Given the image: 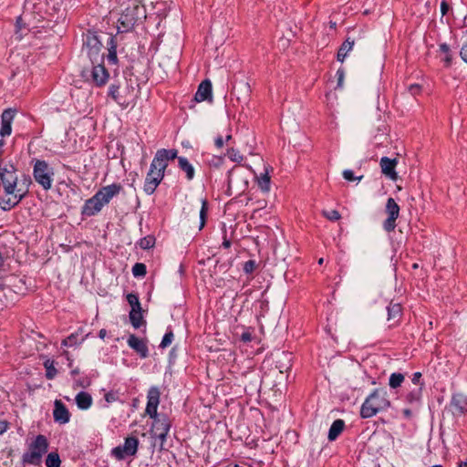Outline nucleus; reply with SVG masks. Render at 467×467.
I'll return each mask as SVG.
<instances>
[{
	"label": "nucleus",
	"mask_w": 467,
	"mask_h": 467,
	"mask_svg": "<svg viewBox=\"0 0 467 467\" xmlns=\"http://www.w3.org/2000/svg\"><path fill=\"white\" fill-rule=\"evenodd\" d=\"M256 267V264H255V261L254 260H249V261H246L244 265V271L246 273V274H251L254 271Z\"/></svg>",
	"instance_id": "49530a36"
},
{
	"label": "nucleus",
	"mask_w": 467,
	"mask_h": 467,
	"mask_svg": "<svg viewBox=\"0 0 467 467\" xmlns=\"http://www.w3.org/2000/svg\"><path fill=\"white\" fill-rule=\"evenodd\" d=\"M450 408L454 415H462L467 412V396L454 394L451 398Z\"/></svg>",
	"instance_id": "2eb2a0df"
},
{
	"label": "nucleus",
	"mask_w": 467,
	"mask_h": 467,
	"mask_svg": "<svg viewBox=\"0 0 467 467\" xmlns=\"http://www.w3.org/2000/svg\"><path fill=\"white\" fill-rule=\"evenodd\" d=\"M54 419L57 422L61 424L67 423L70 419V414L66 406L60 400L55 401V409L53 411Z\"/></svg>",
	"instance_id": "6ab92c4d"
},
{
	"label": "nucleus",
	"mask_w": 467,
	"mask_h": 467,
	"mask_svg": "<svg viewBox=\"0 0 467 467\" xmlns=\"http://www.w3.org/2000/svg\"><path fill=\"white\" fill-rule=\"evenodd\" d=\"M122 190L119 183H112L99 190L94 196L88 199L82 207V214L86 216H94L99 213L102 208L109 204L113 197L117 196Z\"/></svg>",
	"instance_id": "f257e3e1"
},
{
	"label": "nucleus",
	"mask_w": 467,
	"mask_h": 467,
	"mask_svg": "<svg viewBox=\"0 0 467 467\" xmlns=\"http://www.w3.org/2000/svg\"><path fill=\"white\" fill-rule=\"evenodd\" d=\"M412 412L409 409H405L403 410V415L406 417V418H410L411 416Z\"/></svg>",
	"instance_id": "052dcab7"
},
{
	"label": "nucleus",
	"mask_w": 467,
	"mask_h": 467,
	"mask_svg": "<svg viewBox=\"0 0 467 467\" xmlns=\"http://www.w3.org/2000/svg\"><path fill=\"white\" fill-rule=\"evenodd\" d=\"M439 50L441 54L444 55V57L442 58V60L444 61L445 66L450 67L451 64V54L450 47L447 44L443 43V44L440 45Z\"/></svg>",
	"instance_id": "72a5a7b5"
},
{
	"label": "nucleus",
	"mask_w": 467,
	"mask_h": 467,
	"mask_svg": "<svg viewBox=\"0 0 467 467\" xmlns=\"http://www.w3.org/2000/svg\"><path fill=\"white\" fill-rule=\"evenodd\" d=\"M194 99L197 102L212 100V83L209 79L201 82L195 93Z\"/></svg>",
	"instance_id": "f3484780"
},
{
	"label": "nucleus",
	"mask_w": 467,
	"mask_h": 467,
	"mask_svg": "<svg viewBox=\"0 0 467 467\" xmlns=\"http://www.w3.org/2000/svg\"><path fill=\"white\" fill-rule=\"evenodd\" d=\"M90 77L95 85L101 87L107 83L109 75L106 67L101 63H98L92 67Z\"/></svg>",
	"instance_id": "4468645a"
},
{
	"label": "nucleus",
	"mask_w": 467,
	"mask_h": 467,
	"mask_svg": "<svg viewBox=\"0 0 467 467\" xmlns=\"http://www.w3.org/2000/svg\"><path fill=\"white\" fill-rule=\"evenodd\" d=\"M226 155L232 161L234 162H241L244 160L243 155L239 152L238 150L234 148L228 149Z\"/></svg>",
	"instance_id": "e433bc0d"
},
{
	"label": "nucleus",
	"mask_w": 467,
	"mask_h": 467,
	"mask_svg": "<svg viewBox=\"0 0 467 467\" xmlns=\"http://www.w3.org/2000/svg\"><path fill=\"white\" fill-rule=\"evenodd\" d=\"M16 109H6L3 111L1 116V129L0 135L2 137H5L11 134L12 132V122L16 116Z\"/></svg>",
	"instance_id": "ddd939ff"
},
{
	"label": "nucleus",
	"mask_w": 467,
	"mask_h": 467,
	"mask_svg": "<svg viewBox=\"0 0 467 467\" xmlns=\"http://www.w3.org/2000/svg\"><path fill=\"white\" fill-rule=\"evenodd\" d=\"M54 172L45 161H36L34 166V178L45 190L52 186Z\"/></svg>",
	"instance_id": "0eeeda50"
},
{
	"label": "nucleus",
	"mask_w": 467,
	"mask_h": 467,
	"mask_svg": "<svg viewBox=\"0 0 467 467\" xmlns=\"http://www.w3.org/2000/svg\"><path fill=\"white\" fill-rule=\"evenodd\" d=\"M78 335L77 333L71 334L69 337H67V338H65L62 341V345L65 347H73V346L81 344L84 341V338H82L80 341H78Z\"/></svg>",
	"instance_id": "c9c22d12"
},
{
	"label": "nucleus",
	"mask_w": 467,
	"mask_h": 467,
	"mask_svg": "<svg viewBox=\"0 0 467 467\" xmlns=\"http://www.w3.org/2000/svg\"><path fill=\"white\" fill-rule=\"evenodd\" d=\"M336 26H337L336 22H330V27L331 28H336Z\"/></svg>",
	"instance_id": "338daca9"
},
{
	"label": "nucleus",
	"mask_w": 467,
	"mask_h": 467,
	"mask_svg": "<svg viewBox=\"0 0 467 467\" xmlns=\"http://www.w3.org/2000/svg\"><path fill=\"white\" fill-rule=\"evenodd\" d=\"M390 406L387 391L382 389H375L363 402L360 409V416L368 419L378 412L387 410Z\"/></svg>",
	"instance_id": "f03ea898"
},
{
	"label": "nucleus",
	"mask_w": 467,
	"mask_h": 467,
	"mask_svg": "<svg viewBox=\"0 0 467 467\" xmlns=\"http://www.w3.org/2000/svg\"><path fill=\"white\" fill-rule=\"evenodd\" d=\"M107 335V331L106 329H100L99 333V337L101 338V339H104L105 337Z\"/></svg>",
	"instance_id": "680f3d73"
},
{
	"label": "nucleus",
	"mask_w": 467,
	"mask_h": 467,
	"mask_svg": "<svg viewBox=\"0 0 467 467\" xmlns=\"http://www.w3.org/2000/svg\"><path fill=\"white\" fill-rule=\"evenodd\" d=\"M92 397L89 393L85 391H80L76 396V403L78 408L80 410H88L92 405Z\"/></svg>",
	"instance_id": "5701e85b"
},
{
	"label": "nucleus",
	"mask_w": 467,
	"mask_h": 467,
	"mask_svg": "<svg viewBox=\"0 0 467 467\" xmlns=\"http://www.w3.org/2000/svg\"><path fill=\"white\" fill-rule=\"evenodd\" d=\"M130 320L135 328H139L142 323L141 310L131 309L130 312Z\"/></svg>",
	"instance_id": "2f4dec72"
},
{
	"label": "nucleus",
	"mask_w": 467,
	"mask_h": 467,
	"mask_svg": "<svg viewBox=\"0 0 467 467\" xmlns=\"http://www.w3.org/2000/svg\"><path fill=\"white\" fill-rule=\"evenodd\" d=\"M257 184L264 192L270 191V175L268 169H265V172L256 177Z\"/></svg>",
	"instance_id": "bb28decb"
},
{
	"label": "nucleus",
	"mask_w": 467,
	"mask_h": 467,
	"mask_svg": "<svg viewBox=\"0 0 467 467\" xmlns=\"http://www.w3.org/2000/svg\"><path fill=\"white\" fill-rule=\"evenodd\" d=\"M178 165L180 169L186 173V177L189 181L193 179L195 174L194 168L185 157L178 158Z\"/></svg>",
	"instance_id": "a878e982"
},
{
	"label": "nucleus",
	"mask_w": 467,
	"mask_h": 467,
	"mask_svg": "<svg viewBox=\"0 0 467 467\" xmlns=\"http://www.w3.org/2000/svg\"><path fill=\"white\" fill-rule=\"evenodd\" d=\"M6 430V424L5 421L0 420V434L5 432Z\"/></svg>",
	"instance_id": "bf43d9fd"
},
{
	"label": "nucleus",
	"mask_w": 467,
	"mask_h": 467,
	"mask_svg": "<svg viewBox=\"0 0 467 467\" xmlns=\"http://www.w3.org/2000/svg\"><path fill=\"white\" fill-rule=\"evenodd\" d=\"M165 170V164L153 158L144 182L143 189L147 194L150 195L155 192L164 177Z\"/></svg>",
	"instance_id": "20e7f679"
},
{
	"label": "nucleus",
	"mask_w": 467,
	"mask_h": 467,
	"mask_svg": "<svg viewBox=\"0 0 467 467\" xmlns=\"http://www.w3.org/2000/svg\"><path fill=\"white\" fill-rule=\"evenodd\" d=\"M460 55L462 60L467 63V43L462 47Z\"/></svg>",
	"instance_id": "603ef678"
},
{
	"label": "nucleus",
	"mask_w": 467,
	"mask_h": 467,
	"mask_svg": "<svg viewBox=\"0 0 467 467\" xmlns=\"http://www.w3.org/2000/svg\"><path fill=\"white\" fill-rule=\"evenodd\" d=\"M448 10H449V5L445 1H442L441 4V11L442 16L446 15Z\"/></svg>",
	"instance_id": "6e6d98bb"
},
{
	"label": "nucleus",
	"mask_w": 467,
	"mask_h": 467,
	"mask_svg": "<svg viewBox=\"0 0 467 467\" xmlns=\"http://www.w3.org/2000/svg\"><path fill=\"white\" fill-rule=\"evenodd\" d=\"M214 143H215V146L220 149V148H222L223 146L224 140H223L222 136H218L215 139Z\"/></svg>",
	"instance_id": "5fc2aeb1"
},
{
	"label": "nucleus",
	"mask_w": 467,
	"mask_h": 467,
	"mask_svg": "<svg viewBox=\"0 0 467 467\" xmlns=\"http://www.w3.org/2000/svg\"><path fill=\"white\" fill-rule=\"evenodd\" d=\"M45 463L47 467H60L61 460L58 453L55 451L48 453Z\"/></svg>",
	"instance_id": "c756f323"
},
{
	"label": "nucleus",
	"mask_w": 467,
	"mask_h": 467,
	"mask_svg": "<svg viewBox=\"0 0 467 467\" xmlns=\"http://www.w3.org/2000/svg\"><path fill=\"white\" fill-rule=\"evenodd\" d=\"M323 215L329 221H337L341 218L340 213L337 210L323 211Z\"/></svg>",
	"instance_id": "79ce46f5"
},
{
	"label": "nucleus",
	"mask_w": 467,
	"mask_h": 467,
	"mask_svg": "<svg viewBox=\"0 0 467 467\" xmlns=\"http://www.w3.org/2000/svg\"><path fill=\"white\" fill-rule=\"evenodd\" d=\"M420 379H421V373L420 372H415L412 375L411 381L415 385V387H421L422 386V383H420Z\"/></svg>",
	"instance_id": "09e8293b"
},
{
	"label": "nucleus",
	"mask_w": 467,
	"mask_h": 467,
	"mask_svg": "<svg viewBox=\"0 0 467 467\" xmlns=\"http://www.w3.org/2000/svg\"><path fill=\"white\" fill-rule=\"evenodd\" d=\"M139 447V440L136 437H128L125 439L124 444L115 447L111 451V454L117 460H123L126 457L133 456L137 453Z\"/></svg>",
	"instance_id": "9d476101"
},
{
	"label": "nucleus",
	"mask_w": 467,
	"mask_h": 467,
	"mask_svg": "<svg viewBox=\"0 0 467 467\" xmlns=\"http://www.w3.org/2000/svg\"><path fill=\"white\" fill-rule=\"evenodd\" d=\"M354 45L355 39L348 36L337 51V59L341 63L344 62L348 54L353 49Z\"/></svg>",
	"instance_id": "412c9836"
},
{
	"label": "nucleus",
	"mask_w": 467,
	"mask_h": 467,
	"mask_svg": "<svg viewBox=\"0 0 467 467\" xmlns=\"http://www.w3.org/2000/svg\"><path fill=\"white\" fill-rule=\"evenodd\" d=\"M127 301L131 306V309L141 310L140 303L137 295L129 294L127 296Z\"/></svg>",
	"instance_id": "ea45409f"
},
{
	"label": "nucleus",
	"mask_w": 467,
	"mask_h": 467,
	"mask_svg": "<svg viewBox=\"0 0 467 467\" xmlns=\"http://www.w3.org/2000/svg\"><path fill=\"white\" fill-rule=\"evenodd\" d=\"M421 398V387H414L406 396L409 403H418Z\"/></svg>",
	"instance_id": "7c9ffc66"
},
{
	"label": "nucleus",
	"mask_w": 467,
	"mask_h": 467,
	"mask_svg": "<svg viewBox=\"0 0 467 467\" xmlns=\"http://www.w3.org/2000/svg\"><path fill=\"white\" fill-rule=\"evenodd\" d=\"M223 158H222V157H219V158H217V157H213V161H211V163H212L213 165H214V166L218 167V166H220V165H221V163L223 162Z\"/></svg>",
	"instance_id": "4d7b16f0"
},
{
	"label": "nucleus",
	"mask_w": 467,
	"mask_h": 467,
	"mask_svg": "<svg viewBox=\"0 0 467 467\" xmlns=\"http://www.w3.org/2000/svg\"><path fill=\"white\" fill-rule=\"evenodd\" d=\"M344 427H345V422L343 420H336L330 429H329V431H328V440L329 441H335L338 436L339 434L343 431L344 430Z\"/></svg>",
	"instance_id": "393cba45"
},
{
	"label": "nucleus",
	"mask_w": 467,
	"mask_h": 467,
	"mask_svg": "<svg viewBox=\"0 0 467 467\" xmlns=\"http://www.w3.org/2000/svg\"><path fill=\"white\" fill-rule=\"evenodd\" d=\"M386 213L388 218L383 223V227L387 232H392L396 227V220L400 214V206L393 198H389L386 203Z\"/></svg>",
	"instance_id": "9b49d317"
},
{
	"label": "nucleus",
	"mask_w": 467,
	"mask_h": 467,
	"mask_svg": "<svg viewBox=\"0 0 467 467\" xmlns=\"http://www.w3.org/2000/svg\"><path fill=\"white\" fill-rule=\"evenodd\" d=\"M421 88L418 84H412L409 87V91L411 93V95L415 96L420 93Z\"/></svg>",
	"instance_id": "3c124183"
},
{
	"label": "nucleus",
	"mask_w": 467,
	"mask_h": 467,
	"mask_svg": "<svg viewBox=\"0 0 467 467\" xmlns=\"http://www.w3.org/2000/svg\"><path fill=\"white\" fill-rule=\"evenodd\" d=\"M109 96L111 97L115 102H117L120 105H122L126 102L125 99H123L121 95L119 94V86H118V85L111 84L109 86Z\"/></svg>",
	"instance_id": "c85d7f7f"
},
{
	"label": "nucleus",
	"mask_w": 467,
	"mask_h": 467,
	"mask_svg": "<svg viewBox=\"0 0 467 467\" xmlns=\"http://www.w3.org/2000/svg\"><path fill=\"white\" fill-rule=\"evenodd\" d=\"M404 375L401 373H392L389 379V385L392 389H397L404 381Z\"/></svg>",
	"instance_id": "473e14b6"
},
{
	"label": "nucleus",
	"mask_w": 467,
	"mask_h": 467,
	"mask_svg": "<svg viewBox=\"0 0 467 467\" xmlns=\"http://www.w3.org/2000/svg\"><path fill=\"white\" fill-rule=\"evenodd\" d=\"M155 244V239L149 235V236H146L142 239H140V248L142 249H150V247H152Z\"/></svg>",
	"instance_id": "a19ab883"
},
{
	"label": "nucleus",
	"mask_w": 467,
	"mask_h": 467,
	"mask_svg": "<svg viewBox=\"0 0 467 467\" xmlns=\"http://www.w3.org/2000/svg\"><path fill=\"white\" fill-rule=\"evenodd\" d=\"M104 398L108 403H112V402L117 401L119 400V396L118 391L111 390V391L106 393Z\"/></svg>",
	"instance_id": "c03bdc74"
},
{
	"label": "nucleus",
	"mask_w": 467,
	"mask_h": 467,
	"mask_svg": "<svg viewBox=\"0 0 467 467\" xmlns=\"http://www.w3.org/2000/svg\"><path fill=\"white\" fill-rule=\"evenodd\" d=\"M0 179L2 181L5 193H13L18 188V178L16 174V168L12 165L2 167L0 165Z\"/></svg>",
	"instance_id": "6e6552de"
},
{
	"label": "nucleus",
	"mask_w": 467,
	"mask_h": 467,
	"mask_svg": "<svg viewBox=\"0 0 467 467\" xmlns=\"http://www.w3.org/2000/svg\"><path fill=\"white\" fill-rule=\"evenodd\" d=\"M223 246L224 248H229L231 246V242L229 240H224L223 243Z\"/></svg>",
	"instance_id": "e2e57ef3"
},
{
	"label": "nucleus",
	"mask_w": 467,
	"mask_h": 467,
	"mask_svg": "<svg viewBox=\"0 0 467 467\" xmlns=\"http://www.w3.org/2000/svg\"><path fill=\"white\" fill-rule=\"evenodd\" d=\"M44 366L46 368V377H47V379H53L56 377V375H57V369L55 368V367L53 365V361H50V360L47 359L44 363Z\"/></svg>",
	"instance_id": "4c0bfd02"
},
{
	"label": "nucleus",
	"mask_w": 467,
	"mask_h": 467,
	"mask_svg": "<svg viewBox=\"0 0 467 467\" xmlns=\"http://www.w3.org/2000/svg\"><path fill=\"white\" fill-rule=\"evenodd\" d=\"M202 208L200 210V226L199 229H202L205 225L207 211H208V202L205 199L201 200Z\"/></svg>",
	"instance_id": "f704fd0d"
},
{
	"label": "nucleus",
	"mask_w": 467,
	"mask_h": 467,
	"mask_svg": "<svg viewBox=\"0 0 467 467\" xmlns=\"http://www.w3.org/2000/svg\"><path fill=\"white\" fill-rule=\"evenodd\" d=\"M227 185L229 194H233L234 192L235 193H241L245 190L247 182L244 181L241 184L238 185L237 182L235 181V173L234 170H231L228 171Z\"/></svg>",
	"instance_id": "aec40b11"
},
{
	"label": "nucleus",
	"mask_w": 467,
	"mask_h": 467,
	"mask_svg": "<svg viewBox=\"0 0 467 467\" xmlns=\"http://www.w3.org/2000/svg\"><path fill=\"white\" fill-rule=\"evenodd\" d=\"M387 310H388V321H394L393 324H391V326L397 324L399 321V318L401 316V306L398 303H396V304L390 303L388 306Z\"/></svg>",
	"instance_id": "b1692460"
},
{
	"label": "nucleus",
	"mask_w": 467,
	"mask_h": 467,
	"mask_svg": "<svg viewBox=\"0 0 467 467\" xmlns=\"http://www.w3.org/2000/svg\"><path fill=\"white\" fill-rule=\"evenodd\" d=\"M22 21H23V17L20 16L18 17L17 21H16V25L19 28H21V26H22Z\"/></svg>",
	"instance_id": "0e129e2a"
},
{
	"label": "nucleus",
	"mask_w": 467,
	"mask_h": 467,
	"mask_svg": "<svg viewBox=\"0 0 467 467\" xmlns=\"http://www.w3.org/2000/svg\"><path fill=\"white\" fill-rule=\"evenodd\" d=\"M337 87L338 88H342L343 87L344 77H345V72H344V70L342 68H339L337 71Z\"/></svg>",
	"instance_id": "8fccbe9b"
},
{
	"label": "nucleus",
	"mask_w": 467,
	"mask_h": 467,
	"mask_svg": "<svg viewBox=\"0 0 467 467\" xmlns=\"http://www.w3.org/2000/svg\"><path fill=\"white\" fill-rule=\"evenodd\" d=\"M160 390L157 387H151L148 391V401L147 405L152 406H159L160 403Z\"/></svg>",
	"instance_id": "cd10ccee"
},
{
	"label": "nucleus",
	"mask_w": 467,
	"mask_h": 467,
	"mask_svg": "<svg viewBox=\"0 0 467 467\" xmlns=\"http://www.w3.org/2000/svg\"><path fill=\"white\" fill-rule=\"evenodd\" d=\"M343 178L348 182H352V181H355V180H358L360 181L362 179V176H359V177H355L354 176V172L351 171V170H345L343 171Z\"/></svg>",
	"instance_id": "a18cd8bd"
},
{
	"label": "nucleus",
	"mask_w": 467,
	"mask_h": 467,
	"mask_svg": "<svg viewBox=\"0 0 467 467\" xmlns=\"http://www.w3.org/2000/svg\"><path fill=\"white\" fill-rule=\"evenodd\" d=\"M397 163L396 159L388 157H382L379 161L382 173L392 181L398 180V174L395 171Z\"/></svg>",
	"instance_id": "dca6fc26"
},
{
	"label": "nucleus",
	"mask_w": 467,
	"mask_h": 467,
	"mask_svg": "<svg viewBox=\"0 0 467 467\" xmlns=\"http://www.w3.org/2000/svg\"><path fill=\"white\" fill-rule=\"evenodd\" d=\"M83 48L87 51L92 63L103 61L102 44L95 32L88 31L84 35Z\"/></svg>",
	"instance_id": "423d86ee"
},
{
	"label": "nucleus",
	"mask_w": 467,
	"mask_h": 467,
	"mask_svg": "<svg viewBox=\"0 0 467 467\" xmlns=\"http://www.w3.org/2000/svg\"><path fill=\"white\" fill-rule=\"evenodd\" d=\"M241 338L244 342H249V341H251L252 337H251L250 333L244 332L242 334Z\"/></svg>",
	"instance_id": "13d9d810"
},
{
	"label": "nucleus",
	"mask_w": 467,
	"mask_h": 467,
	"mask_svg": "<svg viewBox=\"0 0 467 467\" xmlns=\"http://www.w3.org/2000/svg\"><path fill=\"white\" fill-rule=\"evenodd\" d=\"M140 6L134 5L133 6L127 7L120 15L118 23L119 32L129 31L131 29L138 20V13Z\"/></svg>",
	"instance_id": "1a4fd4ad"
},
{
	"label": "nucleus",
	"mask_w": 467,
	"mask_h": 467,
	"mask_svg": "<svg viewBox=\"0 0 467 467\" xmlns=\"http://www.w3.org/2000/svg\"><path fill=\"white\" fill-rule=\"evenodd\" d=\"M177 150H165L161 149L157 150L154 158L158 160L160 162H162L165 164V168L168 166V161L170 160H174L177 157Z\"/></svg>",
	"instance_id": "4be33fe9"
},
{
	"label": "nucleus",
	"mask_w": 467,
	"mask_h": 467,
	"mask_svg": "<svg viewBox=\"0 0 467 467\" xmlns=\"http://www.w3.org/2000/svg\"><path fill=\"white\" fill-rule=\"evenodd\" d=\"M170 428L171 424L169 420L165 416H162L154 420L151 431L153 436L159 439L162 444L166 441Z\"/></svg>",
	"instance_id": "f8f14e48"
},
{
	"label": "nucleus",
	"mask_w": 467,
	"mask_h": 467,
	"mask_svg": "<svg viewBox=\"0 0 467 467\" xmlns=\"http://www.w3.org/2000/svg\"><path fill=\"white\" fill-rule=\"evenodd\" d=\"M173 337H174V336H173L172 331H169V332L165 333V335L163 336L162 340L160 344V348H165L168 346H170L173 340Z\"/></svg>",
	"instance_id": "37998d69"
},
{
	"label": "nucleus",
	"mask_w": 467,
	"mask_h": 467,
	"mask_svg": "<svg viewBox=\"0 0 467 467\" xmlns=\"http://www.w3.org/2000/svg\"><path fill=\"white\" fill-rule=\"evenodd\" d=\"M146 273V265L142 263H136L132 267V274L135 277L144 276Z\"/></svg>",
	"instance_id": "58836bf2"
},
{
	"label": "nucleus",
	"mask_w": 467,
	"mask_h": 467,
	"mask_svg": "<svg viewBox=\"0 0 467 467\" xmlns=\"http://www.w3.org/2000/svg\"><path fill=\"white\" fill-rule=\"evenodd\" d=\"M230 140H232V136L231 135H227L226 138H225V141H229Z\"/></svg>",
	"instance_id": "774afa93"
},
{
	"label": "nucleus",
	"mask_w": 467,
	"mask_h": 467,
	"mask_svg": "<svg viewBox=\"0 0 467 467\" xmlns=\"http://www.w3.org/2000/svg\"><path fill=\"white\" fill-rule=\"evenodd\" d=\"M109 59L115 63L117 61V54L115 49H109Z\"/></svg>",
	"instance_id": "864d4df0"
},
{
	"label": "nucleus",
	"mask_w": 467,
	"mask_h": 467,
	"mask_svg": "<svg viewBox=\"0 0 467 467\" xmlns=\"http://www.w3.org/2000/svg\"><path fill=\"white\" fill-rule=\"evenodd\" d=\"M128 345L138 354H140L141 358H145L148 357V347L142 339L137 337L134 335H130L128 338Z\"/></svg>",
	"instance_id": "a211bd4d"
},
{
	"label": "nucleus",
	"mask_w": 467,
	"mask_h": 467,
	"mask_svg": "<svg viewBox=\"0 0 467 467\" xmlns=\"http://www.w3.org/2000/svg\"><path fill=\"white\" fill-rule=\"evenodd\" d=\"M31 179L29 176L23 175L16 191L13 193H6V197L3 198L0 205L4 211H9L17 205L21 200L27 194Z\"/></svg>",
	"instance_id": "39448f33"
},
{
	"label": "nucleus",
	"mask_w": 467,
	"mask_h": 467,
	"mask_svg": "<svg viewBox=\"0 0 467 467\" xmlns=\"http://www.w3.org/2000/svg\"><path fill=\"white\" fill-rule=\"evenodd\" d=\"M157 409H158V406H152L150 407V405H147L146 406V413L150 417L152 418L153 420H155L156 418H160V416L158 415L157 413Z\"/></svg>",
	"instance_id": "de8ad7c7"
},
{
	"label": "nucleus",
	"mask_w": 467,
	"mask_h": 467,
	"mask_svg": "<svg viewBox=\"0 0 467 467\" xmlns=\"http://www.w3.org/2000/svg\"><path fill=\"white\" fill-rule=\"evenodd\" d=\"M459 467H467V462H460Z\"/></svg>",
	"instance_id": "69168bd1"
},
{
	"label": "nucleus",
	"mask_w": 467,
	"mask_h": 467,
	"mask_svg": "<svg viewBox=\"0 0 467 467\" xmlns=\"http://www.w3.org/2000/svg\"><path fill=\"white\" fill-rule=\"evenodd\" d=\"M48 441L46 436L39 434L29 443L28 450L22 456L24 463L38 466L42 462V457L47 452Z\"/></svg>",
	"instance_id": "7ed1b4c3"
}]
</instances>
